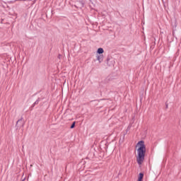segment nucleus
<instances>
[{"label": "nucleus", "instance_id": "nucleus-1", "mask_svg": "<svg viewBox=\"0 0 181 181\" xmlns=\"http://www.w3.org/2000/svg\"><path fill=\"white\" fill-rule=\"evenodd\" d=\"M145 153H146V146L145 141H139L136 145V160L139 165H142L145 160Z\"/></svg>", "mask_w": 181, "mask_h": 181}, {"label": "nucleus", "instance_id": "nucleus-2", "mask_svg": "<svg viewBox=\"0 0 181 181\" xmlns=\"http://www.w3.org/2000/svg\"><path fill=\"white\" fill-rule=\"evenodd\" d=\"M96 59L99 63H103V61L104 60V55L97 54Z\"/></svg>", "mask_w": 181, "mask_h": 181}, {"label": "nucleus", "instance_id": "nucleus-3", "mask_svg": "<svg viewBox=\"0 0 181 181\" xmlns=\"http://www.w3.org/2000/svg\"><path fill=\"white\" fill-rule=\"evenodd\" d=\"M97 54L102 55L104 53V49L98 48L96 51Z\"/></svg>", "mask_w": 181, "mask_h": 181}, {"label": "nucleus", "instance_id": "nucleus-4", "mask_svg": "<svg viewBox=\"0 0 181 181\" xmlns=\"http://www.w3.org/2000/svg\"><path fill=\"white\" fill-rule=\"evenodd\" d=\"M142 179H144V173H141L139 175V177H138L137 181H142Z\"/></svg>", "mask_w": 181, "mask_h": 181}, {"label": "nucleus", "instance_id": "nucleus-5", "mask_svg": "<svg viewBox=\"0 0 181 181\" xmlns=\"http://www.w3.org/2000/svg\"><path fill=\"white\" fill-rule=\"evenodd\" d=\"M74 127H76V122H73V124L71 126V128L73 129V128H74Z\"/></svg>", "mask_w": 181, "mask_h": 181}]
</instances>
